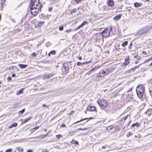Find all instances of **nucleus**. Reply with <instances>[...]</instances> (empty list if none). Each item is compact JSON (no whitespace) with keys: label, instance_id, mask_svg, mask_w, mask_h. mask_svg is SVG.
<instances>
[{"label":"nucleus","instance_id":"f257e3e1","mask_svg":"<svg viewBox=\"0 0 152 152\" xmlns=\"http://www.w3.org/2000/svg\"><path fill=\"white\" fill-rule=\"evenodd\" d=\"M29 7L31 14L35 16L39 12H41L43 5L40 0H31Z\"/></svg>","mask_w":152,"mask_h":152},{"label":"nucleus","instance_id":"f03ea898","mask_svg":"<svg viewBox=\"0 0 152 152\" xmlns=\"http://www.w3.org/2000/svg\"><path fill=\"white\" fill-rule=\"evenodd\" d=\"M110 72L111 70L109 68H106L105 70L102 69L97 74L96 80L97 81L102 80V78H104L106 75H109Z\"/></svg>","mask_w":152,"mask_h":152},{"label":"nucleus","instance_id":"7ed1b4c3","mask_svg":"<svg viewBox=\"0 0 152 152\" xmlns=\"http://www.w3.org/2000/svg\"><path fill=\"white\" fill-rule=\"evenodd\" d=\"M144 91H145V89L143 85H140L137 87L136 91L137 95L139 98L141 99L143 97Z\"/></svg>","mask_w":152,"mask_h":152},{"label":"nucleus","instance_id":"20e7f679","mask_svg":"<svg viewBox=\"0 0 152 152\" xmlns=\"http://www.w3.org/2000/svg\"><path fill=\"white\" fill-rule=\"evenodd\" d=\"M97 102L101 109L106 108L108 106V103L105 99H102L98 100Z\"/></svg>","mask_w":152,"mask_h":152},{"label":"nucleus","instance_id":"39448f33","mask_svg":"<svg viewBox=\"0 0 152 152\" xmlns=\"http://www.w3.org/2000/svg\"><path fill=\"white\" fill-rule=\"evenodd\" d=\"M102 34V38L106 37H108L110 34V30L108 29V28H105L104 31L98 34H96V35L97 37H99V39H100L102 36L99 35V34Z\"/></svg>","mask_w":152,"mask_h":152},{"label":"nucleus","instance_id":"423d86ee","mask_svg":"<svg viewBox=\"0 0 152 152\" xmlns=\"http://www.w3.org/2000/svg\"><path fill=\"white\" fill-rule=\"evenodd\" d=\"M68 63L65 62L63 64V66L64 70L63 71V74L65 75L66 74L69 72V68L68 67Z\"/></svg>","mask_w":152,"mask_h":152},{"label":"nucleus","instance_id":"0eeeda50","mask_svg":"<svg viewBox=\"0 0 152 152\" xmlns=\"http://www.w3.org/2000/svg\"><path fill=\"white\" fill-rule=\"evenodd\" d=\"M148 30L146 28H144L138 30L137 34L139 35H142L143 34L146 33L148 32Z\"/></svg>","mask_w":152,"mask_h":152},{"label":"nucleus","instance_id":"6e6552de","mask_svg":"<svg viewBox=\"0 0 152 152\" xmlns=\"http://www.w3.org/2000/svg\"><path fill=\"white\" fill-rule=\"evenodd\" d=\"M87 110L89 111L97 112L96 108L94 106L89 105L87 108Z\"/></svg>","mask_w":152,"mask_h":152},{"label":"nucleus","instance_id":"1a4fd4ad","mask_svg":"<svg viewBox=\"0 0 152 152\" xmlns=\"http://www.w3.org/2000/svg\"><path fill=\"white\" fill-rule=\"evenodd\" d=\"M130 57L129 56H127L124 59V62L123 63V64L125 66H126L129 64V63Z\"/></svg>","mask_w":152,"mask_h":152},{"label":"nucleus","instance_id":"9d476101","mask_svg":"<svg viewBox=\"0 0 152 152\" xmlns=\"http://www.w3.org/2000/svg\"><path fill=\"white\" fill-rule=\"evenodd\" d=\"M107 5L112 7L114 5V2L113 0H107Z\"/></svg>","mask_w":152,"mask_h":152},{"label":"nucleus","instance_id":"9b49d317","mask_svg":"<svg viewBox=\"0 0 152 152\" xmlns=\"http://www.w3.org/2000/svg\"><path fill=\"white\" fill-rule=\"evenodd\" d=\"M53 75V74H49L48 75H45L43 76V79H49L50 77H51Z\"/></svg>","mask_w":152,"mask_h":152},{"label":"nucleus","instance_id":"f8f14e48","mask_svg":"<svg viewBox=\"0 0 152 152\" xmlns=\"http://www.w3.org/2000/svg\"><path fill=\"white\" fill-rule=\"evenodd\" d=\"M129 115H127L124 117L122 118L119 121V122L123 123V124H124L125 121L127 119Z\"/></svg>","mask_w":152,"mask_h":152},{"label":"nucleus","instance_id":"ddd939ff","mask_svg":"<svg viewBox=\"0 0 152 152\" xmlns=\"http://www.w3.org/2000/svg\"><path fill=\"white\" fill-rule=\"evenodd\" d=\"M145 113L148 116H150L151 115H152V109H149Z\"/></svg>","mask_w":152,"mask_h":152},{"label":"nucleus","instance_id":"4468645a","mask_svg":"<svg viewBox=\"0 0 152 152\" xmlns=\"http://www.w3.org/2000/svg\"><path fill=\"white\" fill-rule=\"evenodd\" d=\"M45 23L44 21H38L37 22V27H40L42 26L43 24Z\"/></svg>","mask_w":152,"mask_h":152},{"label":"nucleus","instance_id":"2eb2a0df","mask_svg":"<svg viewBox=\"0 0 152 152\" xmlns=\"http://www.w3.org/2000/svg\"><path fill=\"white\" fill-rule=\"evenodd\" d=\"M93 118H92V117H91L90 118H84V119H81V120H80V121H77V122H75V123H74V124H77V123H78L79 122H81V121H84V120H86V119H88V120H87L86 122H87L89 120H91V119H92Z\"/></svg>","mask_w":152,"mask_h":152},{"label":"nucleus","instance_id":"dca6fc26","mask_svg":"<svg viewBox=\"0 0 152 152\" xmlns=\"http://www.w3.org/2000/svg\"><path fill=\"white\" fill-rule=\"evenodd\" d=\"M142 3L141 2H135L134 4V6L135 7H138L142 5Z\"/></svg>","mask_w":152,"mask_h":152},{"label":"nucleus","instance_id":"f3484780","mask_svg":"<svg viewBox=\"0 0 152 152\" xmlns=\"http://www.w3.org/2000/svg\"><path fill=\"white\" fill-rule=\"evenodd\" d=\"M96 67H94L92 68V69L89 70L86 73V74H88V75H90L91 73H92L93 71H94L95 70H96Z\"/></svg>","mask_w":152,"mask_h":152},{"label":"nucleus","instance_id":"a211bd4d","mask_svg":"<svg viewBox=\"0 0 152 152\" xmlns=\"http://www.w3.org/2000/svg\"><path fill=\"white\" fill-rule=\"evenodd\" d=\"M132 99V98L131 96H130L129 95H128L126 96V102H129L131 101Z\"/></svg>","mask_w":152,"mask_h":152},{"label":"nucleus","instance_id":"6ab92c4d","mask_svg":"<svg viewBox=\"0 0 152 152\" xmlns=\"http://www.w3.org/2000/svg\"><path fill=\"white\" fill-rule=\"evenodd\" d=\"M79 9V8H78V9H77L76 8L73 9L71 10L70 12V14L71 15H73V14L74 13H75L77 12V10Z\"/></svg>","mask_w":152,"mask_h":152},{"label":"nucleus","instance_id":"aec40b11","mask_svg":"<svg viewBox=\"0 0 152 152\" xmlns=\"http://www.w3.org/2000/svg\"><path fill=\"white\" fill-rule=\"evenodd\" d=\"M18 125V124L16 123H14L12 124L8 128L9 129H11L13 127H16Z\"/></svg>","mask_w":152,"mask_h":152},{"label":"nucleus","instance_id":"412c9836","mask_svg":"<svg viewBox=\"0 0 152 152\" xmlns=\"http://www.w3.org/2000/svg\"><path fill=\"white\" fill-rule=\"evenodd\" d=\"M32 118L31 117H30L28 118H26L25 119L22 120L21 121V124H24L27 121L29 120L30 119H31Z\"/></svg>","mask_w":152,"mask_h":152},{"label":"nucleus","instance_id":"4be33fe9","mask_svg":"<svg viewBox=\"0 0 152 152\" xmlns=\"http://www.w3.org/2000/svg\"><path fill=\"white\" fill-rule=\"evenodd\" d=\"M140 125V123H139L138 122H136L135 123L132 124L131 126V127H134L135 126H136L137 127H139Z\"/></svg>","mask_w":152,"mask_h":152},{"label":"nucleus","instance_id":"5701e85b","mask_svg":"<svg viewBox=\"0 0 152 152\" xmlns=\"http://www.w3.org/2000/svg\"><path fill=\"white\" fill-rule=\"evenodd\" d=\"M122 16L121 14H119V15H117L115 16L113 19L115 20H118L121 18Z\"/></svg>","mask_w":152,"mask_h":152},{"label":"nucleus","instance_id":"b1692460","mask_svg":"<svg viewBox=\"0 0 152 152\" xmlns=\"http://www.w3.org/2000/svg\"><path fill=\"white\" fill-rule=\"evenodd\" d=\"M24 89V88H22L20 89L19 91H18L17 93L16 94L18 95L20 94H21L23 93V90Z\"/></svg>","mask_w":152,"mask_h":152},{"label":"nucleus","instance_id":"393cba45","mask_svg":"<svg viewBox=\"0 0 152 152\" xmlns=\"http://www.w3.org/2000/svg\"><path fill=\"white\" fill-rule=\"evenodd\" d=\"M124 124H123V123L121 122H119V121L117 122V124L115 125V127H119L120 126H122Z\"/></svg>","mask_w":152,"mask_h":152},{"label":"nucleus","instance_id":"a878e982","mask_svg":"<svg viewBox=\"0 0 152 152\" xmlns=\"http://www.w3.org/2000/svg\"><path fill=\"white\" fill-rule=\"evenodd\" d=\"M18 66L21 68H26L27 65L26 64H19Z\"/></svg>","mask_w":152,"mask_h":152},{"label":"nucleus","instance_id":"bb28decb","mask_svg":"<svg viewBox=\"0 0 152 152\" xmlns=\"http://www.w3.org/2000/svg\"><path fill=\"white\" fill-rule=\"evenodd\" d=\"M16 149L17 151L20 152H21L23 151V148L20 147H18L16 148Z\"/></svg>","mask_w":152,"mask_h":152},{"label":"nucleus","instance_id":"cd10ccee","mask_svg":"<svg viewBox=\"0 0 152 152\" xmlns=\"http://www.w3.org/2000/svg\"><path fill=\"white\" fill-rule=\"evenodd\" d=\"M75 131H70L69 132V134L70 136H72L75 134Z\"/></svg>","mask_w":152,"mask_h":152},{"label":"nucleus","instance_id":"c85d7f7f","mask_svg":"<svg viewBox=\"0 0 152 152\" xmlns=\"http://www.w3.org/2000/svg\"><path fill=\"white\" fill-rule=\"evenodd\" d=\"M128 44V42L127 41L124 42L122 44V46L123 47L126 46Z\"/></svg>","mask_w":152,"mask_h":152},{"label":"nucleus","instance_id":"c756f323","mask_svg":"<svg viewBox=\"0 0 152 152\" xmlns=\"http://www.w3.org/2000/svg\"><path fill=\"white\" fill-rule=\"evenodd\" d=\"M85 63H82L80 62H78L77 63V65L78 66H80L82 65L85 64Z\"/></svg>","mask_w":152,"mask_h":152},{"label":"nucleus","instance_id":"7c9ffc66","mask_svg":"<svg viewBox=\"0 0 152 152\" xmlns=\"http://www.w3.org/2000/svg\"><path fill=\"white\" fill-rule=\"evenodd\" d=\"M25 111V109H23L21 110L20 111L18 112L19 114H22Z\"/></svg>","mask_w":152,"mask_h":152},{"label":"nucleus","instance_id":"2f4dec72","mask_svg":"<svg viewBox=\"0 0 152 152\" xmlns=\"http://www.w3.org/2000/svg\"><path fill=\"white\" fill-rule=\"evenodd\" d=\"M72 142L73 144H78V142L77 141H75L74 140H72V141L71 142Z\"/></svg>","mask_w":152,"mask_h":152},{"label":"nucleus","instance_id":"473e14b6","mask_svg":"<svg viewBox=\"0 0 152 152\" xmlns=\"http://www.w3.org/2000/svg\"><path fill=\"white\" fill-rule=\"evenodd\" d=\"M88 23L87 22L84 21L83 22L81 23V24L80 25L82 27H83L84 25H85L86 24H87Z\"/></svg>","mask_w":152,"mask_h":152},{"label":"nucleus","instance_id":"72a5a7b5","mask_svg":"<svg viewBox=\"0 0 152 152\" xmlns=\"http://www.w3.org/2000/svg\"><path fill=\"white\" fill-rule=\"evenodd\" d=\"M139 66V65L138 66H135L133 68H132L130 69V70H132V71H134L138 67V66Z\"/></svg>","mask_w":152,"mask_h":152},{"label":"nucleus","instance_id":"f704fd0d","mask_svg":"<svg viewBox=\"0 0 152 152\" xmlns=\"http://www.w3.org/2000/svg\"><path fill=\"white\" fill-rule=\"evenodd\" d=\"M132 135V132H129L128 134L126 135V136L127 137H129L130 136Z\"/></svg>","mask_w":152,"mask_h":152},{"label":"nucleus","instance_id":"c9c22d12","mask_svg":"<svg viewBox=\"0 0 152 152\" xmlns=\"http://www.w3.org/2000/svg\"><path fill=\"white\" fill-rule=\"evenodd\" d=\"M56 138L58 139H59L60 138L62 137V136L60 134H58L56 135Z\"/></svg>","mask_w":152,"mask_h":152},{"label":"nucleus","instance_id":"e433bc0d","mask_svg":"<svg viewBox=\"0 0 152 152\" xmlns=\"http://www.w3.org/2000/svg\"><path fill=\"white\" fill-rule=\"evenodd\" d=\"M149 91L150 95L151 96V97L152 98V88L149 89Z\"/></svg>","mask_w":152,"mask_h":152},{"label":"nucleus","instance_id":"4c0bfd02","mask_svg":"<svg viewBox=\"0 0 152 152\" xmlns=\"http://www.w3.org/2000/svg\"><path fill=\"white\" fill-rule=\"evenodd\" d=\"M1 4L2 5H3V4H4L5 2V1H6V0H1Z\"/></svg>","mask_w":152,"mask_h":152},{"label":"nucleus","instance_id":"58836bf2","mask_svg":"<svg viewBox=\"0 0 152 152\" xmlns=\"http://www.w3.org/2000/svg\"><path fill=\"white\" fill-rule=\"evenodd\" d=\"M50 53L52 55H55L56 53V51L55 50H53L50 51Z\"/></svg>","mask_w":152,"mask_h":152},{"label":"nucleus","instance_id":"ea45409f","mask_svg":"<svg viewBox=\"0 0 152 152\" xmlns=\"http://www.w3.org/2000/svg\"><path fill=\"white\" fill-rule=\"evenodd\" d=\"M64 29V26H60L59 27V29L60 31H62Z\"/></svg>","mask_w":152,"mask_h":152},{"label":"nucleus","instance_id":"a19ab883","mask_svg":"<svg viewBox=\"0 0 152 152\" xmlns=\"http://www.w3.org/2000/svg\"><path fill=\"white\" fill-rule=\"evenodd\" d=\"M12 151V149L11 148H9L6 150L5 152H11Z\"/></svg>","mask_w":152,"mask_h":152},{"label":"nucleus","instance_id":"79ce46f5","mask_svg":"<svg viewBox=\"0 0 152 152\" xmlns=\"http://www.w3.org/2000/svg\"><path fill=\"white\" fill-rule=\"evenodd\" d=\"M83 0H75V1L77 3L79 4Z\"/></svg>","mask_w":152,"mask_h":152},{"label":"nucleus","instance_id":"37998d69","mask_svg":"<svg viewBox=\"0 0 152 152\" xmlns=\"http://www.w3.org/2000/svg\"><path fill=\"white\" fill-rule=\"evenodd\" d=\"M12 79L11 77L10 76L8 77L7 78V80L8 82H10L12 80Z\"/></svg>","mask_w":152,"mask_h":152},{"label":"nucleus","instance_id":"c03bdc74","mask_svg":"<svg viewBox=\"0 0 152 152\" xmlns=\"http://www.w3.org/2000/svg\"><path fill=\"white\" fill-rule=\"evenodd\" d=\"M31 55L32 57H36L37 56L36 53H33L31 54Z\"/></svg>","mask_w":152,"mask_h":152},{"label":"nucleus","instance_id":"a18cd8bd","mask_svg":"<svg viewBox=\"0 0 152 152\" xmlns=\"http://www.w3.org/2000/svg\"><path fill=\"white\" fill-rule=\"evenodd\" d=\"M60 127H66V126L65 125V124L63 123V124H62L60 126Z\"/></svg>","mask_w":152,"mask_h":152},{"label":"nucleus","instance_id":"49530a36","mask_svg":"<svg viewBox=\"0 0 152 152\" xmlns=\"http://www.w3.org/2000/svg\"><path fill=\"white\" fill-rule=\"evenodd\" d=\"M53 8L52 7H51L50 8L48 9V11L50 12H51L53 10Z\"/></svg>","mask_w":152,"mask_h":152},{"label":"nucleus","instance_id":"de8ad7c7","mask_svg":"<svg viewBox=\"0 0 152 152\" xmlns=\"http://www.w3.org/2000/svg\"><path fill=\"white\" fill-rule=\"evenodd\" d=\"M86 129H87V128H83V129L80 128L78 130H86Z\"/></svg>","mask_w":152,"mask_h":152},{"label":"nucleus","instance_id":"09e8293b","mask_svg":"<svg viewBox=\"0 0 152 152\" xmlns=\"http://www.w3.org/2000/svg\"><path fill=\"white\" fill-rule=\"evenodd\" d=\"M39 128V126H37L35 127L34 128V129H35V130L36 131V130L38 129Z\"/></svg>","mask_w":152,"mask_h":152},{"label":"nucleus","instance_id":"8fccbe9b","mask_svg":"<svg viewBox=\"0 0 152 152\" xmlns=\"http://www.w3.org/2000/svg\"><path fill=\"white\" fill-rule=\"evenodd\" d=\"M42 107H46L48 108V106L47 105H46L45 104H44L42 105Z\"/></svg>","mask_w":152,"mask_h":152},{"label":"nucleus","instance_id":"3c124183","mask_svg":"<svg viewBox=\"0 0 152 152\" xmlns=\"http://www.w3.org/2000/svg\"><path fill=\"white\" fill-rule=\"evenodd\" d=\"M31 131L32 132H34L35 131V130L34 129V128H33L31 129Z\"/></svg>","mask_w":152,"mask_h":152},{"label":"nucleus","instance_id":"603ef678","mask_svg":"<svg viewBox=\"0 0 152 152\" xmlns=\"http://www.w3.org/2000/svg\"><path fill=\"white\" fill-rule=\"evenodd\" d=\"M141 0L144 1V2H149L150 1V0Z\"/></svg>","mask_w":152,"mask_h":152},{"label":"nucleus","instance_id":"864d4df0","mask_svg":"<svg viewBox=\"0 0 152 152\" xmlns=\"http://www.w3.org/2000/svg\"><path fill=\"white\" fill-rule=\"evenodd\" d=\"M132 43H131L130 45L129 46V49H131L132 48L131 47L132 46Z\"/></svg>","mask_w":152,"mask_h":152},{"label":"nucleus","instance_id":"5fc2aeb1","mask_svg":"<svg viewBox=\"0 0 152 152\" xmlns=\"http://www.w3.org/2000/svg\"><path fill=\"white\" fill-rule=\"evenodd\" d=\"M82 27L81 26V25H80V26H79L78 27H77V29H75V30H76L78 29H79L80 28H81V27Z\"/></svg>","mask_w":152,"mask_h":152},{"label":"nucleus","instance_id":"6e6d98bb","mask_svg":"<svg viewBox=\"0 0 152 152\" xmlns=\"http://www.w3.org/2000/svg\"><path fill=\"white\" fill-rule=\"evenodd\" d=\"M142 53L144 55L147 54V52L145 51H143L142 52Z\"/></svg>","mask_w":152,"mask_h":152},{"label":"nucleus","instance_id":"4d7b16f0","mask_svg":"<svg viewBox=\"0 0 152 152\" xmlns=\"http://www.w3.org/2000/svg\"><path fill=\"white\" fill-rule=\"evenodd\" d=\"M78 59L80 60H81L82 59V57L81 56L79 57L78 58Z\"/></svg>","mask_w":152,"mask_h":152},{"label":"nucleus","instance_id":"13d9d810","mask_svg":"<svg viewBox=\"0 0 152 152\" xmlns=\"http://www.w3.org/2000/svg\"><path fill=\"white\" fill-rule=\"evenodd\" d=\"M43 152H49L47 150L45 149L43 151Z\"/></svg>","mask_w":152,"mask_h":152},{"label":"nucleus","instance_id":"bf43d9fd","mask_svg":"<svg viewBox=\"0 0 152 152\" xmlns=\"http://www.w3.org/2000/svg\"><path fill=\"white\" fill-rule=\"evenodd\" d=\"M15 74H13L12 75V77H15Z\"/></svg>","mask_w":152,"mask_h":152},{"label":"nucleus","instance_id":"052dcab7","mask_svg":"<svg viewBox=\"0 0 152 152\" xmlns=\"http://www.w3.org/2000/svg\"><path fill=\"white\" fill-rule=\"evenodd\" d=\"M27 152H32V151L30 149H29L27 150Z\"/></svg>","mask_w":152,"mask_h":152},{"label":"nucleus","instance_id":"680f3d73","mask_svg":"<svg viewBox=\"0 0 152 152\" xmlns=\"http://www.w3.org/2000/svg\"><path fill=\"white\" fill-rule=\"evenodd\" d=\"M139 61H136L135 62V63L136 64H137L138 62H139Z\"/></svg>","mask_w":152,"mask_h":152},{"label":"nucleus","instance_id":"e2e57ef3","mask_svg":"<svg viewBox=\"0 0 152 152\" xmlns=\"http://www.w3.org/2000/svg\"><path fill=\"white\" fill-rule=\"evenodd\" d=\"M152 60V56L151 57V58H149L148 60Z\"/></svg>","mask_w":152,"mask_h":152},{"label":"nucleus","instance_id":"0e129e2a","mask_svg":"<svg viewBox=\"0 0 152 152\" xmlns=\"http://www.w3.org/2000/svg\"><path fill=\"white\" fill-rule=\"evenodd\" d=\"M50 54H51V53H50V52L48 53V56H50Z\"/></svg>","mask_w":152,"mask_h":152},{"label":"nucleus","instance_id":"69168bd1","mask_svg":"<svg viewBox=\"0 0 152 152\" xmlns=\"http://www.w3.org/2000/svg\"><path fill=\"white\" fill-rule=\"evenodd\" d=\"M138 56V54H137L135 56H134V58L137 57Z\"/></svg>","mask_w":152,"mask_h":152},{"label":"nucleus","instance_id":"338daca9","mask_svg":"<svg viewBox=\"0 0 152 152\" xmlns=\"http://www.w3.org/2000/svg\"><path fill=\"white\" fill-rule=\"evenodd\" d=\"M85 123H82L80 124V125H84V124H85Z\"/></svg>","mask_w":152,"mask_h":152},{"label":"nucleus","instance_id":"774afa93","mask_svg":"<svg viewBox=\"0 0 152 152\" xmlns=\"http://www.w3.org/2000/svg\"><path fill=\"white\" fill-rule=\"evenodd\" d=\"M150 66H152V62L150 64Z\"/></svg>","mask_w":152,"mask_h":152}]
</instances>
